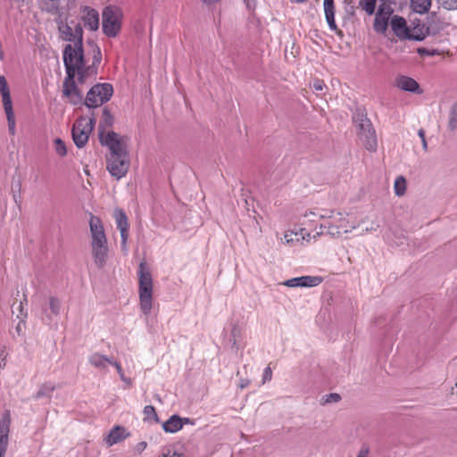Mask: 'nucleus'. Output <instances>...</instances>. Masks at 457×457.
Listing matches in <instances>:
<instances>
[{"instance_id":"1","label":"nucleus","mask_w":457,"mask_h":457,"mask_svg":"<svg viewBox=\"0 0 457 457\" xmlns=\"http://www.w3.org/2000/svg\"><path fill=\"white\" fill-rule=\"evenodd\" d=\"M308 216H319V219L321 220L319 230L314 237L327 235L333 238H341L345 235L352 233L363 222V220H357L352 214L334 209L318 210L317 212L308 213Z\"/></svg>"},{"instance_id":"2","label":"nucleus","mask_w":457,"mask_h":457,"mask_svg":"<svg viewBox=\"0 0 457 457\" xmlns=\"http://www.w3.org/2000/svg\"><path fill=\"white\" fill-rule=\"evenodd\" d=\"M63 62L67 75L76 74L79 76V83H84L88 77L94 76L96 69L92 66H86L84 62L82 44L66 45L63 50Z\"/></svg>"},{"instance_id":"3","label":"nucleus","mask_w":457,"mask_h":457,"mask_svg":"<svg viewBox=\"0 0 457 457\" xmlns=\"http://www.w3.org/2000/svg\"><path fill=\"white\" fill-rule=\"evenodd\" d=\"M91 234V252L94 263L98 268L107 264L109 248L104 228L100 218L92 215L89 220Z\"/></svg>"},{"instance_id":"4","label":"nucleus","mask_w":457,"mask_h":457,"mask_svg":"<svg viewBox=\"0 0 457 457\" xmlns=\"http://www.w3.org/2000/svg\"><path fill=\"white\" fill-rule=\"evenodd\" d=\"M96 125L94 117H79L72 127V139L77 147H83L88 141L89 135Z\"/></svg>"},{"instance_id":"5","label":"nucleus","mask_w":457,"mask_h":457,"mask_svg":"<svg viewBox=\"0 0 457 457\" xmlns=\"http://www.w3.org/2000/svg\"><path fill=\"white\" fill-rule=\"evenodd\" d=\"M122 12L120 8L108 6L103 12V31L109 37L118 35L121 27Z\"/></svg>"},{"instance_id":"6","label":"nucleus","mask_w":457,"mask_h":457,"mask_svg":"<svg viewBox=\"0 0 457 457\" xmlns=\"http://www.w3.org/2000/svg\"><path fill=\"white\" fill-rule=\"evenodd\" d=\"M0 94L2 96L3 107L6 115L8 130L12 136L16 134V120L12 108L10 88L4 75L0 76Z\"/></svg>"},{"instance_id":"7","label":"nucleus","mask_w":457,"mask_h":457,"mask_svg":"<svg viewBox=\"0 0 457 457\" xmlns=\"http://www.w3.org/2000/svg\"><path fill=\"white\" fill-rule=\"evenodd\" d=\"M113 88L109 83L96 84L88 91L85 104L88 108H96L110 100Z\"/></svg>"},{"instance_id":"8","label":"nucleus","mask_w":457,"mask_h":457,"mask_svg":"<svg viewBox=\"0 0 457 457\" xmlns=\"http://www.w3.org/2000/svg\"><path fill=\"white\" fill-rule=\"evenodd\" d=\"M129 168V157L128 152L110 154L107 158V170L110 174L120 179L123 178Z\"/></svg>"},{"instance_id":"9","label":"nucleus","mask_w":457,"mask_h":457,"mask_svg":"<svg viewBox=\"0 0 457 457\" xmlns=\"http://www.w3.org/2000/svg\"><path fill=\"white\" fill-rule=\"evenodd\" d=\"M100 141L102 145H104L109 148L110 154L128 152L125 140L115 132H108L105 135L101 133Z\"/></svg>"},{"instance_id":"10","label":"nucleus","mask_w":457,"mask_h":457,"mask_svg":"<svg viewBox=\"0 0 457 457\" xmlns=\"http://www.w3.org/2000/svg\"><path fill=\"white\" fill-rule=\"evenodd\" d=\"M73 75H67L63 81L62 94L71 104H78L82 102L83 94L77 87Z\"/></svg>"},{"instance_id":"11","label":"nucleus","mask_w":457,"mask_h":457,"mask_svg":"<svg viewBox=\"0 0 457 457\" xmlns=\"http://www.w3.org/2000/svg\"><path fill=\"white\" fill-rule=\"evenodd\" d=\"M59 32L62 39L69 41L70 44L76 45L79 42L82 44L83 30L79 24L71 27L67 23H61L59 25Z\"/></svg>"},{"instance_id":"12","label":"nucleus","mask_w":457,"mask_h":457,"mask_svg":"<svg viewBox=\"0 0 457 457\" xmlns=\"http://www.w3.org/2000/svg\"><path fill=\"white\" fill-rule=\"evenodd\" d=\"M391 28L394 33L401 38L422 40L424 36H414L407 28L405 20L400 16H394L391 20Z\"/></svg>"},{"instance_id":"13","label":"nucleus","mask_w":457,"mask_h":457,"mask_svg":"<svg viewBox=\"0 0 457 457\" xmlns=\"http://www.w3.org/2000/svg\"><path fill=\"white\" fill-rule=\"evenodd\" d=\"M116 225L118 229L120 232V237H121V249L124 252H127V241L129 237V223H128V218L125 214V212L120 209H116L113 213Z\"/></svg>"},{"instance_id":"14","label":"nucleus","mask_w":457,"mask_h":457,"mask_svg":"<svg viewBox=\"0 0 457 457\" xmlns=\"http://www.w3.org/2000/svg\"><path fill=\"white\" fill-rule=\"evenodd\" d=\"M358 126L364 133L365 139L363 140V144L366 149L370 152H375L378 145L377 137L375 130L371 128L370 120L361 118Z\"/></svg>"},{"instance_id":"15","label":"nucleus","mask_w":457,"mask_h":457,"mask_svg":"<svg viewBox=\"0 0 457 457\" xmlns=\"http://www.w3.org/2000/svg\"><path fill=\"white\" fill-rule=\"evenodd\" d=\"M392 9L390 6L382 4L378 7L374 20V29L378 33H384L388 25V21L392 14Z\"/></svg>"},{"instance_id":"16","label":"nucleus","mask_w":457,"mask_h":457,"mask_svg":"<svg viewBox=\"0 0 457 457\" xmlns=\"http://www.w3.org/2000/svg\"><path fill=\"white\" fill-rule=\"evenodd\" d=\"M329 282L326 277L322 276H303L287 279L282 283V286H319Z\"/></svg>"},{"instance_id":"17","label":"nucleus","mask_w":457,"mask_h":457,"mask_svg":"<svg viewBox=\"0 0 457 457\" xmlns=\"http://www.w3.org/2000/svg\"><path fill=\"white\" fill-rule=\"evenodd\" d=\"M81 19L84 26L89 30L96 31L99 28V13L91 7L84 6L81 8Z\"/></svg>"},{"instance_id":"18","label":"nucleus","mask_w":457,"mask_h":457,"mask_svg":"<svg viewBox=\"0 0 457 457\" xmlns=\"http://www.w3.org/2000/svg\"><path fill=\"white\" fill-rule=\"evenodd\" d=\"M395 86L406 92L414 93V94H421L422 90L419 83L412 78L401 75L395 79Z\"/></svg>"},{"instance_id":"19","label":"nucleus","mask_w":457,"mask_h":457,"mask_svg":"<svg viewBox=\"0 0 457 457\" xmlns=\"http://www.w3.org/2000/svg\"><path fill=\"white\" fill-rule=\"evenodd\" d=\"M130 436L129 432L122 426H114L109 434L104 437V442L108 446H112Z\"/></svg>"},{"instance_id":"20","label":"nucleus","mask_w":457,"mask_h":457,"mask_svg":"<svg viewBox=\"0 0 457 457\" xmlns=\"http://www.w3.org/2000/svg\"><path fill=\"white\" fill-rule=\"evenodd\" d=\"M153 287H139L140 310L148 316L153 306Z\"/></svg>"},{"instance_id":"21","label":"nucleus","mask_w":457,"mask_h":457,"mask_svg":"<svg viewBox=\"0 0 457 457\" xmlns=\"http://www.w3.org/2000/svg\"><path fill=\"white\" fill-rule=\"evenodd\" d=\"M11 425V414L6 411L0 420V448L7 449L8 435Z\"/></svg>"},{"instance_id":"22","label":"nucleus","mask_w":457,"mask_h":457,"mask_svg":"<svg viewBox=\"0 0 457 457\" xmlns=\"http://www.w3.org/2000/svg\"><path fill=\"white\" fill-rule=\"evenodd\" d=\"M88 362L95 368L99 370H106L107 365H112L114 361L102 353H94L88 357Z\"/></svg>"},{"instance_id":"23","label":"nucleus","mask_w":457,"mask_h":457,"mask_svg":"<svg viewBox=\"0 0 457 457\" xmlns=\"http://www.w3.org/2000/svg\"><path fill=\"white\" fill-rule=\"evenodd\" d=\"M324 12L329 29L332 31H337V26L335 21V7L333 0H324Z\"/></svg>"},{"instance_id":"24","label":"nucleus","mask_w":457,"mask_h":457,"mask_svg":"<svg viewBox=\"0 0 457 457\" xmlns=\"http://www.w3.org/2000/svg\"><path fill=\"white\" fill-rule=\"evenodd\" d=\"M183 428V420L178 415H172L162 424L165 432L176 433Z\"/></svg>"},{"instance_id":"25","label":"nucleus","mask_w":457,"mask_h":457,"mask_svg":"<svg viewBox=\"0 0 457 457\" xmlns=\"http://www.w3.org/2000/svg\"><path fill=\"white\" fill-rule=\"evenodd\" d=\"M282 243L287 245H301V238L298 230H287L281 239Z\"/></svg>"},{"instance_id":"26","label":"nucleus","mask_w":457,"mask_h":457,"mask_svg":"<svg viewBox=\"0 0 457 457\" xmlns=\"http://www.w3.org/2000/svg\"><path fill=\"white\" fill-rule=\"evenodd\" d=\"M138 275L139 286H152V277L145 263H140Z\"/></svg>"},{"instance_id":"27","label":"nucleus","mask_w":457,"mask_h":457,"mask_svg":"<svg viewBox=\"0 0 457 457\" xmlns=\"http://www.w3.org/2000/svg\"><path fill=\"white\" fill-rule=\"evenodd\" d=\"M411 5L414 12L425 13L431 5V0H411Z\"/></svg>"},{"instance_id":"28","label":"nucleus","mask_w":457,"mask_h":457,"mask_svg":"<svg viewBox=\"0 0 457 457\" xmlns=\"http://www.w3.org/2000/svg\"><path fill=\"white\" fill-rule=\"evenodd\" d=\"M407 182L403 176H398L394 183V192L397 196L404 195L406 192Z\"/></svg>"},{"instance_id":"29","label":"nucleus","mask_w":457,"mask_h":457,"mask_svg":"<svg viewBox=\"0 0 457 457\" xmlns=\"http://www.w3.org/2000/svg\"><path fill=\"white\" fill-rule=\"evenodd\" d=\"M55 390V386L51 382H46L41 385L40 388L35 395V399H40L44 396L50 395Z\"/></svg>"},{"instance_id":"30","label":"nucleus","mask_w":457,"mask_h":457,"mask_svg":"<svg viewBox=\"0 0 457 457\" xmlns=\"http://www.w3.org/2000/svg\"><path fill=\"white\" fill-rule=\"evenodd\" d=\"M54 149L57 155L64 157L67 154V147L65 143L59 137L54 140Z\"/></svg>"},{"instance_id":"31","label":"nucleus","mask_w":457,"mask_h":457,"mask_svg":"<svg viewBox=\"0 0 457 457\" xmlns=\"http://www.w3.org/2000/svg\"><path fill=\"white\" fill-rule=\"evenodd\" d=\"M377 0H361L360 6L367 14L371 15L375 12Z\"/></svg>"},{"instance_id":"32","label":"nucleus","mask_w":457,"mask_h":457,"mask_svg":"<svg viewBox=\"0 0 457 457\" xmlns=\"http://www.w3.org/2000/svg\"><path fill=\"white\" fill-rule=\"evenodd\" d=\"M448 127L451 130H455L457 129V102L451 109Z\"/></svg>"},{"instance_id":"33","label":"nucleus","mask_w":457,"mask_h":457,"mask_svg":"<svg viewBox=\"0 0 457 457\" xmlns=\"http://www.w3.org/2000/svg\"><path fill=\"white\" fill-rule=\"evenodd\" d=\"M298 234L301 238V245H304V243H310L312 239L316 240L318 237H314L316 233L314 235H311L310 232L307 231L305 228H302L298 229Z\"/></svg>"},{"instance_id":"34","label":"nucleus","mask_w":457,"mask_h":457,"mask_svg":"<svg viewBox=\"0 0 457 457\" xmlns=\"http://www.w3.org/2000/svg\"><path fill=\"white\" fill-rule=\"evenodd\" d=\"M61 0H45L44 8L47 12H57L60 7Z\"/></svg>"},{"instance_id":"35","label":"nucleus","mask_w":457,"mask_h":457,"mask_svg":"<svg viewBox=\"0 0 457 457\" xmlns=\"http://www.w3.org/2000/svg\"><path fill=\"white\" fill-rule=\"evenodd\" d=\"M144 414L145 415L146 419L153 418L156 422L159 420L157 413L155 411V409L152 405H146L144 408Z\"/></svg>"},{"instance_id":"36","label":"nucleus","mask_w":457,"mask_h":457,"mask_svg":"<svg viewBox=\"0 0 457 457\" xmlns=\"http://www.w3.org/2000/svg\"><path fill=\"white\" fill-rule=\"evenodd\" d=\"M112 366L115 367L119 376H120V378L125 382L126 384L128 385H130L131 384V379L127 378L125 375H124V372L121 369V366L120 364L118 362V361H115L112 363Z\"/></svg>"},{"instance_id":"37","label":"nucleus","mask_w":457,"mask_h":457,"mask_svg":"<svg viewBox=\"0 0 457 457\" xmlns=\"http://www.w3.org/2000/svg\"><path fill=\"white\" fill-rule=\"evenodd\" d=\"M438 3L447 10H457V0H438Z\"/></svg>"},{"instance_id":"38","label":"nucleus","mask_w":457,"mask_h":457,"mask_svg":"<svg viewBox=\"0 0 457 457\" xmlns=\"http://www.w3.org/2000/svg\"><path fill=\"white\" fill-rule=\"evenodd\" d=\"M50 309L53 313L58 314L60 312V301L55 297H51L49 301Z\"/></svg>"},{"instance_id":"39","label":"nucleus","mask_w":457,"mask_h":457,"mask_svg":"<svg viewBox=\"0 0 457 457\" xmlns=\"http://www.w3.org/2000/svg\"><path fill=\"white\" fill-rule=\"evenodd\" d=\"M341 397L337 393H330L328 395H326L325 396V403H337L338 401H340Z\"/></svg>"},{"instance_id":"40","label":"nucleus","mask_w":457,"mask_h":457,"mask_svg":"<svg viewBox=\"0 0 457 457\" xmlns=\"http://www.w3.org/2000/svg\"><path fill=\"white\" fill-rule=\"evenodd\" d=\"M271 378H272V370H271L270 367L268 366L263 370L262 384L266 383L267 381L271 380Z\"/></svg>"},{"instance_id":"41","label":"nucleus","mask_w":457,"mask_h":457,"mask_svg":"<svg viewBox=\"0 0 457 457\" xmlns=\"http://www.w3.org/2000/svg\"><path fill=\"white\" fill-rule=\"evenodd\" d=\"M22 316H23V317L19 320V322H18V324H17V326H16V328H15V330H16V332H17L18 336L22 335V333H23V329H24V328H25V320H24V319H23V318H25V317H26V315H25V314H24V315L22 314Z\"/></svg>"},{"instance_id":"42","label":"nucleus","mask_w":457,"mask_h":457,"mask_svg":"<svg viewBox=\"0 0 457 457\" xmlns=\"http://www.w3.org/2000/svg\"><path fill=\"white\" fill-rule=\"evenodd\" d=\"M418 136L421 139L423 150L427 151L428 150V143H427V140H426V137H425V131H424V129H419Z\"/></svg>"},{"instance_id":"43","label":"nucleus","mask_w":457,"mask_h":457,"mask_svg":"<svg viewBox=\"0 0 457 457\" xmlns=\"http://www.w3.org/2000/svg\"><path fill=\"white\" fill-rule=\"evenodd\" d=\"M0 357L2 358V361H3V363L0 364V367H4L5 366V359L7 357L6 347L4 345L1 346V348H0Z\"/></svg>"},{"instance_id":"44","label":"nucleus","mask_w":457,"mask_h":457,"mask_svg":"<svg viewBox=\"0 0 457 457\" xmlns=\"http://www.w3.org/2000/svg\"><path fill=\"white\" fill-rule=\"evenodd\" d=\"M104 118L105 122L108 125H112V115L110 114V112L107 110L104 111Z\"/></svg>"},{"instance_id":"45","label":"nucleus","mask_w":457,"mask_h":457,"mask_svg":"<svg viewBox=\"0 0 457 457\" xmlns=\"http://www.w3.org/2000/svg\"><path fill=\"white\" fill-rule=\"evenodd\" d=\"M318 210H319V209H317L315 212H317ZM312 212V211H311V212ZM309 213H310V212H309ZM307 215H308V212H306V213L304 214V219H306V221H304V222H303V224H306L308 221H310V222L316 221V219H317V218L319 219V216H308V217H307Z\"/></svg>"},{"instance_id":"46","label":"nucleus","mask_w":457,"mask_h":457,"mask_svg":"<svg viewBox=\"0 0 457 457\" xmlns=\"http://www.w3.org/2000/svg\"><path fill=\"white\" fill-rule=\"evenodd\" d=\"M250 385V380L248 378H241L239 381V387L241 389L246 388Z\"/></svg>"},{"instance_id":"47","label":"nucleus","mask_w":457,"mask_h":457,"mask_svg":"<svg viewBox=\"0 0 457 457\" xmlns=\"http://www.w3.org/2000/svg\"><path fill=\"white\" fill-rule=\"evenodd\" d=\"M147 446V444L146 442L145 441H142V442H139L137 446H136V449L137 452L141 453L143 452Z\"/></svg>"},{"instance_id":"48","label":"nucleus","mask_w":457,"mask_h":457,"mask_svg":"<svg viewBox=\"0 0 457 457\" xmlns=\"http://www.w3.org/2000/svg\"><path fill=\"white\" fill-rule=\"evenodd\" d=\"M418 52L420 54H427V55H434L436 54V51H429L428 49H425V48H420L418 50Z\"/></svg>"},{"instance_id":"49","label":"nucleus","mask_w":457,"mask_h":457,"mask_svg":"<svg viewBox=\"0 0 457 457\" xmlns=\"http://www.w3.org/2000/svg\"><path fill=\"white\" fill-rule=\"evenodd\" d=\"M248 9H253L255 7L256 0H244Z\"/></svg>"},{"instance_id":"50","label":"nucleus","mask_w":457,"mask_h":457,"mask_svg":"<svg viewBox=\"0 0 457 457\" xmlns=\"http://www.w3.org/2000/svg\"><path fill=\"white\" fill-rule=\"evenodd\" d=\"M368 453H369L368 447L361 448V451L359 452L357 457H367Z\"/></svg>"},{"instance_id":"51","label":"nucleus","mask_w":457,"mask_h":457,"mask_svg":"<svg viewBox=\"0 0 457 457\" xmlns=\"http://www.w3.org/2000/svg\"><path fill=\"white\" fill-rule=\"evenodd\" d=\"M313 87H314L316 90H322V89H323L322 82H321V81H316V82H314V84H313Z\"/></svg>"},{"instance_id":"52","label":"nucleus","mask_w":457,"mask_h":457,"mask_svg":"<svg viewBox=\"0 0 457 457\" xmlns=\"http://www.w3.org/2000/svg\"><path fill=\"white\" fill-rule=\"evenodd\" d=\"M183 454L177 451H173L172 453L170 451V457H182Z\"/></svg>"},{"instance_id":"53","label":"nucleus","mask_w":457,"mask_h":457,"mask_svg":"<svg viewBox=\"0 0 457 457\" xmlns=\"http://www.w3.org/2000/svg\"><path fill=\"white\" fill-rule=\"evenodd\" d=\"M205 4H213L219 3L220 0H201Z\"/></svg>"},{"instance_id":"54","label":"nucleus","mask_w":457,"mask_h":457,"mask_svg":"<svg viewBox=\"0 0 457 457\" xmlns=\"http://www.w3.org/2000/svg\"><path fill=\"white\" fill-rule=\"evenodd\" d=\"M183 425L184 424H193L189 418H183Z\"/></svg>"},{"instance_id":"55","label":"nucleus","mask_w":457,"mask_h":457,"mask_svg":"<svg viewBox=\"0 0 457 457\" xmlns=\"http://www.w3.org/2000/svg\"><path fill=\"white\" fill-rule=\"evenodd\" d=\"M307 0H290V2L293 3V4H302V3H304Z\"/></svg>"},{"instance_id":"56","label":"nucleus","mask_w":457,"mask_h":457,"mask_svg":"<svg viewBox=\"0 0 457 457\" xmlns=\"http://www.w3.org/2000/svg\"><path fill=\"white\" fill-rule=\"evenodd\" d=\"M6 450L0 448V457H4Z\"/></svg>"},{"instance_id":"57","label":"nucleus","mask_w":457,"mask_h":457,"mask_svg":"<svg viewBox=\"0 0 457 457\" xmlns=\"http://www.w3.org/2000/svg\"><path fill=\"white\" fill-rule=\"evenodd\" d=\"M160 457H170V450H168L167 453H163Z\"/></svg>"},{"instance_id":"58","label":"nucleus","mask_w":457,"mask_h":457,"mask_svg":"<svg viewBox=\"0 0 457 457\" xmlns=\"http://www.w3.org/2000/svg\"><path fill=\"white\" fill-rule=\"evenodd\" d=\"M371 230H373V228H367L365 229V231H366V232H369V231H371Z\"/></svg>"},{"instance_id":"59","label":"nucleus","mask_w":457,"mask_h":457,"mask_svg":"<svg viewBox=\"0 0 457 457\" xmlns=\"http://www.w3.org/2000/svg\"><path fill=\"white\" fill-rule=\"evenodd\" d=\"M453 389L456 390V394H457V380H456V383H455V386Z\"/></svg>"},{"instance_id":"60","label":"nucleus","mask_w":457,"mask_h":457,"mask_svg":"<svg viewBox=\"0 0 457 457\" xmlns=\"http://www.w3.org/2000/svg\"><path fill=\"white\" fill-rule=\"evenodd\" d=\"M19 308L21 309V312H22V303H20Z\"/></svg>"},{"instance_id":"61","label":"nucleus","mask_w":457,"mask_h":457,"mask_svg":"<svg viewBox=\"0 0 457 457\" xmlns=\"http://www.w3.org/2000/svg\"><path fill=\"white\" fill-rule=\"evenodd\" d=\"M349 2H351L352 0H348Z\"/></svg>"}]
</instances>
